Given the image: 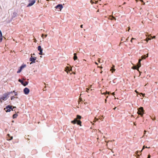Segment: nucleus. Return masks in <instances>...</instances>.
Segmentation results:
<instances>
[{"label":"nucleus","mask_w":158,"mask_h":158,"mask_svg":"<svg viewBox=\"0 0 158 158\" xmlns=\"http://www.w3.org/2000/svg\"><path fill=\"white\" fill-rule=\"evenodd\" d=\"M151 40V39L150 38H148V37H147L146 39V40L147 42H148L149 40Z\"/></svg>","instance_id":"nucleus-23"},{"label":"nucleus","mask_w":158,"mask_h":158,"mask_svg":"<svg viewBox=\"0 0 158 158\" xmlns=\"http://www.w3.org/2000/svg\"><path fill=\"white\" fill-rule=\"evenodd\" d=\"M13 91V93H15V92H16L15 90H14V91Z\"/></svg>","instance_id":"nucleus-46"},{"label":"nucleus","mask_w":158,"mask_h":158,"mask_svg":"<svg viewBox=\"0 0 158 158\" xmlns=\"http://www.w3.org/2000/svg\"><path fill=\"white\" fill-rule=\"evenodd\" d=\"M30 92V90L27 88H25L23 90V92L26 94H29Z\"/></svg>","instance_id":"nucleus-7"},{"label":"nucleus","mask_w":158,"mask_h":158,"mask_svg":"<svg viewBox=\"0 0 158 158\" xmlns=\"http://www.w3.org/2000/svg\"><path fill=\"white\" fill-rule=\"evenodd\" d=\"M106 97V98H108V96H106H106H105Z\"/></svg>","instance_id":"nucleus-41"},{"label":"nucleus","mask_w":158,"mask_h":158,"mask_svg":"<svg viewBox=\"0 0 158 158\" xmlns=\"http://www.w3.org/2000/svg\"><path fill=\"white\" fill-rule=\"evenodd\" d=\"M123 40V39H122L121 40Z\"/></svg>","instance_id":"nucleus-55"},{"label":"nucleus","mask_w":158,"mask_h":158,"mask_svg":"<svg viewBox=\"0 0 158 158\" xmlns=\"http://www.w3.org/2000/svg\"><path fill=\"white\" fill-rule=\"evenodd\" d=\"M16 98V97H15V96H11L10 97V99H11V100H13V99H14V98Z\"/></svg>","instance_id":"nucleus-26"},{"label":"nucleus","mask_w":158,"mask_h":158,"mask_svg":"<svg viewBox=\"0 0 158 158\" xmlns=\"http://www.w3.org/2000/svg\"><path fill=\"white\" fill-rule=\"evenodd\" d=\"M102 94H104L105 96H106V95L107 94H109L110 92H107V91H106L105 92H104L103 93H102Z\"/></svg>","instance_id":"nucleus-17"},{"label":"nucleus","mask_w":158,"mask_h":158,"mask_svg":"<svg viewBox=\"0 0 158 158\" xmlns=\"http://www.w3.org/2000/svg\"><path fill=\"white\" fill-rule=\"evenodd\" d=\"M15 108V107H14L13 109H14ZM4 109H13L12 108V106L10 105H8L7 106L6 108H4Z\"/></svg>","instance_id":"nucleus-12"},{"label":"nucleus","mask_w":158,"mask_h":158,"mask_svg":"<svg viewBox=\"0 0 158 158\" xmlns=\"http://www.w3.org/2000/svg\"><path fill=\"white\" fill-rule=\"evenodd\" d=\"M100 119L101 120H102V118H100Z\"/></svg>","instance_id":"nucleus-51"},{"label":"nucleus","mask_w":158,"mask_h":158,"mask_svg":"<svg viewBox=\"0 0 158 158\" xmlns=\"http://www.w3.org/2000/svg\"><path fill=\"white\" fill-rule=\"evenodd\" d=\"M141 66V64L140 62H138V65H137V67L138 69Z\"/></svg>","instance_id":"nucleus-19"},{"label":"nucleus","mask_w":158,"mask_h":158,"mask_svg":"<svg viewBox=\"0 0 158 158\" xmlns=\"http://www.w3.org/2000/svg\"><path fill=\"white\" fill-rule=\"evenodd\" d=\"M6 93H7V94H8V96H9V95H10L11 94L13 93V91H11L10 92H7Z\"/></svg>","instance_id":"nucleus-22"},{"label":"nucleus","mask_w":158,"mask_h":158,"mask_svg":"<svg viewBox=\"0 0 158 158\" xmlns=\"http://www.w3.org/2000/svg\"><path fill=\"white\" fill-rule=\"evenodd\" d=\"M81 117L79 115H77V118L74 119L73 120L71 121V123L73 124H77V125L81 126V122L80 119L81 118Z\"/></svg>","instance_id":"nucleus-1"},{"label":"nucleus","mask_w":158,"mask_h":158,"mask_svg":"<svg viewBox=\"0 0 158 158\" xmlns=\"http://www.w3.org/2000/svg\"><path fill=\"white\" fill-rule=\"evenodd\" d=\"M86 89V91L88 92V91L89 90V89L88 88H87Z\"/></svg>","instance_id":"nucleus-30"},{"label":"nucleus","mask_w":158,"mask_h":158,"mask_svg":"<svg viewBox=\"0 0 158 158\" xmlns=\"http://www.w3.org/2000/svg\"><path fill=\"white\" fill-rule=\"evenodd\" d=\"M95 63H96V64H98L96 62Z\"/></svg>","instance_id":"nucleus-53"},{"label":"nucleus","mask_w":158,"mask_h":158,"mask_svg":"<svg viewBox=\"0 0 158 158\" xmlns=\"http://www.w3.org/2000/svg\"><path fill=\"white\" fill-rule=\"evenodd\" d=\"M102 117L103 118H103V116H102Z\"/></svg>","instance_id":"nucleus-57"},{"label":"nucleus","mask_w":158,"mask_h":158,"mask_svg":"<svg viewBox=\"0 0 158 158\" xmlns=\"http://www.w3.org/2000/svg\"><path fill=\"white\" fill-rule=\"evenodd\" d=\"M47 35H47V34H46V35H44V36H45V38L46 37H47Z\"/></svg>","instance_id":"nucleus-34"},{"label":"nucleus","mask_w":158,"mask_h":158,"mask_svg":"<svg viewBox=\"0 0 158 158\" xmlns=\"http://www.w3.org/2000/svg\"><path fill=\"white\" fill-rule=\"evenodd\" d=\"M113 95H114V93L113 92L112 94Z\"/></svg>","instance_id":"nucleus-38"},{"label":"nucleus","mask_w":158,"mask_h":158,"mask_svg":"<svg viewBox=\"0 0 158 158\" xmlns=\"http://www.w3.org/2000/svg\"><path fill=\"white\" fill-rule=\"evenodd\" d=\"M95 2H93V0H91V1H90V2H91V3L92 4H93V3H97V2H97V1H95Z\"/></svg>","instance_id":"nucleus-20"},{"label":"nucleus","mask_w":158,"mask_h":158,"mask_svg":"<svg viewBox=\"0 0 158 158\" xmlns=\"http://www.w3.org/2000/svg\"><path fill=\"white\" fill-rule=\"evenodd\" d=\"M123 40V39H122L121 40Z\"/></svg>","instance_id":"nucleus-54"},{"label":"nucleus","mask_w":158,"mask_h":158,"mask_svg":"<svg viewBox=\"0 0 158 158\" xmlns=\"http://www.w3.org/2000/svg\"><path fill=\"white\" fill-rule=\"evenodd\" d=\"M102 69V67L101 66L100 67Z\"/></svg>","instance_id":"nucleus-49"},{"label":"nucleus","mask_w":158,"mask_h":158,"mask_svg":"<svg viewBox=\"0 0 158 158\" xmlns=\"http://www.w3.org/2000/svg\"><path fill=\"white\" fill-rule=\"evenodd\" d=\"M106 101H107L106 99H105V103H106Z\"/></svg>","instance_id":"nucleus-44"},{"label":"nucleus","mask_w":158,"mask_h":158,"mask_svg":"<svg viewBox=\"0 0 158 158\" xmlns=\"http://www.w3.org/2000/svg\"><path fill=\"white\" fill-rule=\"evenodd\" d=\"M80 27H81V28H83V25H81L80 26Z\"/></svg>","instance_id":"nucleus-33"},{"label":"nucleus","mask_w":158,"mask_h":158,"mask_svg":"<svg viewBox=\"0 0 158 158\" xmlns=\"http://www.w3.org/2000/svg\"><path fill=\"white\" fill-rule=\"evenodd\" d=\"M18 81L19 82H20L22 85H23V82H24V81H23V80H22L21 79H19L18 80Z\"/></svg>","instance_id":"nucleus-18"},{"label":"nucleus","mask_w":158,"mask_h":158,"mask_svg":"<svg viewBox=\"0 0 158 158\" xmlns=\"http://www.w3.org/2000/svg\"><path fill=\"white\" fill-rule=\"evenodd\" d=\"M0 35H1L2 36V32L0 30Z\"/></svg>","instance_id":"nucleus-29"},{"label":"nucleus","mask_w":158,"mask_h":158,"mask_svg":"<svg viewBox=\"0 0 158 158\" xmlns=\"http://www.w3.org/2000/svg\"><path fill=\"white\" fill-rule=\"evenodd\" d=\"M114 66L113 65V67L110 69V71H112V73H113L115 71V69H114Z\"/></svg>","instance_id":"nucleus-13"},{"label":"nucleus","mask_w":158,"mask_h":158,"mask_svg":"<svg viewBox=\"0 0 158 158\" xmlns=\"http://www.w3.org/2000/svg\"><path fill=\"white\" fill-rule=\"evenodd\" d=\"M138 109H143V108L142 107H139Z\"/></svg>","instance_id":"nucleus-36"},{"label":"nucleus","mask_w":158,"mask_h":158,"mask_svg":"<svg viewBox=\"0 0 158 158\" xmlns=\"http://www.w3.org/2000/svg\"><path fill=\"white\" fill-rule=\"evenodd\" d=\"M150 157H148V158H150Z\"/></svg>","instance_id":"nucleus-56"},{"label":"nucleus","mask_w":158,"mask_h":158,"mask_svg":"<svg viewBox=\"0 0 158 158\" xmlns=\"http://www.w3.org/2000/svg\"><path fill=\"white\" fill-rule=\"evenodd\" d=\"M36 59V57H33L31 56V57L30 58V61L31 62V63H35V60Z\"/></svg>","instance_id":"nucleus-4"},{"label":"nucleus","mask_w":158,"mask_h":158,"mask_svg":"<svg viewBox=\"0 0 158 158\" xmlns=\"http://www.w3.org/2000/svg\"><path fill=\"white\" fill-rule=\"evenodd\" d=\"M7 136L9 137V139H8V140H10L13 139V137L11 136L9 134H7Z\"/></svg>","instance_id":"nucleus-14"},{"label":"nucleus","mask_w":158,"mask_h":158,"mask_svg":"<svg viewBox=\"0 0 158 158\" xmlns=\"http://www.w3.org/2000/svg\"><path fill=\"white\" fill-rule=\"evenodd\" d=\"M38 50L40 51L39 54L42 55L43 54V49L40 46H39L38 47Z\"/></svg>","instance_id":"nucleus-6"},{"label":"nucleus","mask_w":158,"mask_h":158,"mask_svg":"<svg viewBox=\"0 0 158 158\" xmlns=\"http://www.w3.org/2000/svg\"><path fill=\"white\" fill-rule=\"evenodd\" d=\"M9 97V96L6 93H4L2 95V96L0 98V102H2V100L3 101L6 100Z\"/></svg>","instance_id":"nucleus-2"},{"label":"nucleus","mask_w":158,"mask_h":158,"mask_svg":"<svg viewBox=\"0 0 158 158\" xmlns=\"http://www.w3.org/2000/svg\"><path fill=\"white\" fill-rule=\"evenodd\" d=\"M135 92H136L137 93H138V92H137V90H135Z\"/></svg>","instance_id":"nucleus-45"},{"label":"nucleus","mask_w":158,"mask_h":158,"mask_svg":"<svg viewBox=\"0 0 158 158\" xmlns=\"http://www.w3.org/2000/svg\"><path fill=\"white\" fill-rule=\"evenodd\" d=\"M140 1L142 2H143V0H140Z\"/></svg>","instance_id":"nucleus-47"},{"label":"nucleus","mask_w":158,"mask_h":158,"mask_svg":"<svg viewBox=\"0 0 158 158\" xmlns=\"http://www.w3.org/2000/svg\"><path fill=\"white\" fill-rule=\"evenodd\" d=\"M11 110L13 111V109H7V110H6V111L7 112H10Z\"/></svg>","instance_id":"nucleus-21"},{"label":"nucleus","mask_w":158,"mask_h":158,"mask_svg":"<svg viewBox=\"0 0 158 158\" xmlns=\"http://www.w3.org/2000/svg\"><path fill=\"white\" fill-rule=\"evenodd\" d=\"M131 40H136V39H135V38H132L131 39Z\"/></svg>","instance_id":"nucleus-35"},{"label":"nucleus","mask_w":158,"mask_h":158,"mask_svg":"<svg viewBox=\"0 0 158 158\" xmlns=\"http://www.w3.org/2000/svg\"><path fill=\"white\" fill-rule=\"evenodd\" d=\"M110 16L112 18V19H111V20H112L114 19L115 20H116V19L113 16Z\"/></svg>","instance_id":"nucleus-27"},{"label":"nucleus","mask_w":158,"mask_h":158,"mask_svg":"<svg viewBox=\"0 0 158 158\" xmlns=\"http://www.w3.org/2000/svg\"><path fill=\"white\" fill-rule=\"evenodd\" d=\"M136 1V2H137L138 1V0H135Z\"/></svg>","instance_id":"nucleus-48"},{"label":"nucleus","mask_w":158,"mask_h":158,"mask_svg":"<svg viewBox=\"0 0 158 158\" xmlns=\"http://www.w3.org/2000/svg\"><path fill=\"white\" fill-rule=\"evenodd\" d=\"M16 113L13 114L12 116V118L13 119L16 118H17L18 116V114L16 113V112H15Z\"/></svg>","instance_id":"nucleus-11"},{"label":"nucleus","mask_w":158,"mask_h":158,"mask_svg":"<svg viewBox=\"0 0 158 158\" xmlns=\"http://www.w3.org/2000/svg\"><path fill=\"white\" fill-rule=\"evenodd\" d=\"M153 120H154L155 119V118H154L152 119Z\"/></svg>","instance_id":"nucleus-52"},{"label":"nucleus","mask_w":158,"mask_h":158,"mask_svg":"<svg viewBox=\"0 0 158 158\" xmlns=\"http://www.w3.org/2000/svg\"><path fill=\"white\" fill-rule=\"evenodd\" d=\"M116 107H114V108L113 109H116Z\"/></svg>","instance_id":"nucleus-50"},{"label":"nucleus","mask_w":158,"mask_h":158,"mask_svg":"<svg viewBox=\"0 0 158 158\" xmlns=\"http://www.w3.org/2000/svg\"><path fill=\"white\" fill-rule=\"evenodd\" d=\"M73 59L74 60L77 59V54L76 53H74V56H73Z\"/></svg>","instance_id":"nucleus-10"},{"label":"nucleus","mask_w":158,"mask_h":158,"mask_svg":"<svg viewBox=\"0 0 158 158\" xmlns=\"http://www.w3.org/2000/svg\"><path fill=\"white\" fill-rule=\"evenodd\" d=\"M128 38H127L126 40V41L127 42V40H128Z\"/></svg>","instance_id":"nucleus-40"},{"label":"nucleus","mask_w":158,"mask_h":158,"mask_svg":"<svg viewBox=\"0 0 158 158\" xmlns=\"http://www.w3.org/2000/svg\"><path fill=\"white\" fill-rule=\"evenodd\" d=\"M138 110L137 111V113L139 114L141 116L143 115V114L144 113V109H138Z\"/></svg>","instance_id":"nucleus-3"},{"label":"nucleus","mask_w":158,"mask_h":158,"mask_svg":"<svg viewBox=\"0 0 158 158\" xmlns=\"http://www.w3.org/2000/svg\"><path fill=\"white\" fill-rule=\"evenodd\" d=\"M67 70L68 71H71L72 70L71 68L70 69L69 67H67L66 68V70H65V71L66 72ZM67 73H68V71H67Z\"/></svg>","instance_id":"nucleus-15"},{"label":"nucleus","mask_w":158,"mask_h":158,"mask_svg":"<svg viewBox=\"0 0 158 158\" xmlns=\"http://www.w3.org/2000/svg\"><path fill=\"white\" fill-rule=\"evenodd\" d=\"M142 59H145L146 58L145 55L142 56H141Z\"/></svg>","instance_id":"nucleus-24"},{"label":"nucleus","mask_w":158,"mask_h":158,"mask_svg":"<svg viewBox=\"0 0 158 158\" xmlns=\"http://www.w3.org/2000/svg\"><path fill=\"white\" fill-rule=\"evenodd\" d=\"M44 35L43 34H42V35H41V37L43 38H44L43 36H44Z\"/></svg>","instance_id":"nucleus-31"},{"label":"nucleus","mask_w":158,"mask_h":158,"mask_svg":"<svg viewBox=\"0 0 158 158\" xmlns=\"http://www.w3.org/2000/svg\"><path fill=\"white\" fill-rule=\"evenodd\" d=\"M56 8L57 9H58L60 10H61L63 8V7L62 5L58 4L56 6Z\"/></svg>","instance_id":"nucleus-8"},{"label":"nucleus","mask_w":158,"mask_h":158,"mask_svg":"<svg viewBox=\"0 0 158 158\" xmlns=\"http://www.w3.org/2000/svg\"><path fill=\"white\" fill-rule=\"evenodd\" d=\"M26 67V64H22L20 67V69H19V70L17 71V73H20L22 69H23V68H25Z\"/></svg>","instance_id":"nucleus-5"},{"label":"nucleus","mask_w":158,"mask_h":158,"mask_svg":"<svg viewBox=\"0 0 158 158\" xmlns=\"http://www.w3.org/2000/svg\"><path fill=\"white\" fill-rule=\"evenodd\" d=\"M128 31H129V30H130V27H128Z\"/></svg>","instance_id":"nucleus-39"},{"label":"nucleus","mask_w":158,"mask_h":158,"mask_svg":"<svg viewBox=\"0 0 158 158\" xmlns=\"http://www.w3.org/2000/svg\"><path fill=\"white\" fill-rule=\"evenodd\" d=\"M141 60H142V59H139V62H140Z\"/></svg>","instance_id":"nucleus-32"},{"label":"nucleus","mask_w":158,"mask_h":158,"mask_svg":"<svg viewBox=\"0 0 158 158\" xmlns=\"http://www.w3.org/2000/svg\"><path fill=\"white\" fill-rule=\"evenodd\" d=\"M156 37V36H153V37H152V39H154V38H155Z\"/></svg>","instance_id":"nucleus-37"},{"label":"nucleus","mask_w":158,"mask_h":158,"mask_svg":"<svg viewBox=\"0 0 158 158\" xmlns=\"http://www.w3.org/2000/svg\"><path fill=\"white\" fill-rule=\"evenodd\" d=\"M131 43H133V42H132V40H131Z\"/></svg>","instance_id":"nucleus-42"},{"label":"nucleus","mask_w":158,"mask_h":158,"mask_svg":"<svg viewBox=\"0 0 158 158\" xmlns=\"http://www.w3.org/2000/svg\"><path fill=\"white\" fill-rule=\"evenodd\" d=\"M28 82L27 81H25L23 82V85L24 86H26L28 84Z\"/></svg>","instance_id":"nucleus-16"},{"label":"nucleus","mask_w":158,"mask_h":158,"mask_svg":"<svg viewBox=\"0 0 158 158\" xmlns=\"http://www.w3.org/2000/svg\"><path fill=\"white\" fill-rule=\"evenodd\" d=\"M15 96H17L18 95V93L17 92H15Z\"/></svg>","instance_id":"nucleus-28"},{"label":"nucleus","mask_w":158,"mask_h":158,"mask_svg":"<svg viewBox=\"0 0 158 158\" xmlns=\"http://www.w3.org/2000/svg\"><path fill=\"white\" fill-rule=\"evenodd\" d=\"M2 36L0 35V42H2Z\"/></svg>","instance_id":"nucleus-25"},{"label":"nucleus","mask_w":158,"mask_h":158,"mask_svg":"<svg viewBox=\"0 0 158 158\" xmlns=\"http://www.w3.org/2000/svg\"><path fill=\"white\" fill-rule=\"evenodd\" d=\"M147 55H148V54H147ZM148 56H147V57H148Z\"/></svg>","instance_id":"nucleus-58"},{"label":"nucleus","mask_w":158,"mask_h":158,"mask_svg":"<svg viewBox=\"0 0 158 158\" xmlns=\"http://www.w3.org/2000/svg\"><path fill=\"white\" fill-rule=\"evenodd\" d=\"M133 69H137L136 68V67H135L134 68H133Z\"/></svg>","instance_id":"nucleus-43"},{"label":"nucleus","mask_w":158,"mask_h":158,"mask_svg":"<svg viewBox=\"0 0 158 158\" xmlns=\"http://www.w3.org/2000/svg\"><path fill=\"white\" fill-rule=\"evenodd\" d=\"M35 0H32L30 3H29V4L27 6V7H29L32 6L35 2Z\"/></svg>","instance_id":"nucleus-9"}]
</instances>
